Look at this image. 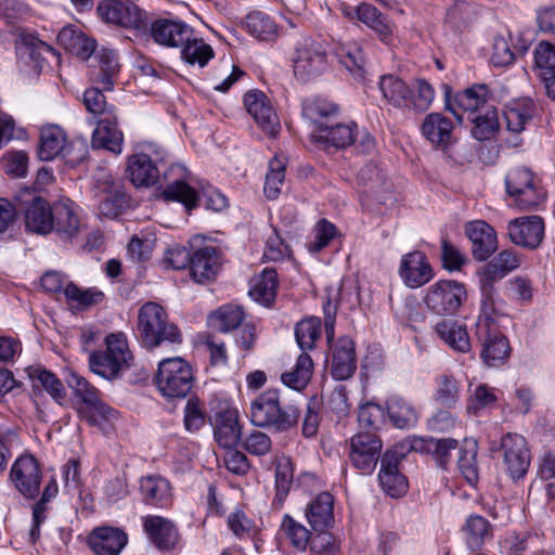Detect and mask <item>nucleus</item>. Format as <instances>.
I'll use <instances>...</instances> for the list:
<instances>
[{"label": "nucleus", "mask_w": 555, "mask_h": 555, "mask_svg": "<svg viewBox=\"0 0 555 555\" xmlns=\"http://www.w3.org/2000/svg\"><path fill=\"white\" fill-rule=\"evenodd\" d=\"M137 331L142 346L149 350H154L164 344L179 345L182 341L179 327L168 320L164 308L153 301L140 308Z\"/></svg>", "instance_id": "1"}, {"label": "nucleus", "mask_w": 555, "mask_h": 555, "mask_svg": "<svg viewBox=\"0 0 555 555\" xmlns=\"http://www.w3.org/2000/svg\"><path fill=\"white\" fill-rule=\"evenodd\" d=\"M250 421L258 427H272L283 433L298 424L300 409L296 403L281 406L279 391L268 389L260 393L250 404Z\"/></svg>", "instance_id": "2"}, {"label": "nucleus", "mask_w": 555, "mask_h": 555, "mask_svg": "<svg viewBox=\"0 0 555 555\" xmlns=\"http://www.w3.org/2000/svg\"><path fill=\"white\" fill-rule=\"evenodd\" d=\"M105 346L106 349L103 351L90 352L89 366L94 374L107 380H114L132 365L133 357L124 333L107 335Z\"/></svg>", "instance_id": "3"}, {"label": "nucleus", "mask_w": 555, "mask_h": 555, "mask_svg": "<svg viewBox=\"0 0 555 555\" xmlns=\"http://www.w3.org/2000/svg\"><path fill=\"white\" fill-rule=\"evenodd\" d=\"M193 382L192 367L183 358H166L158 363L154 383L164 398H185L193 387Z\"/></svg>", "instance_id": "4"}, {"label": "nucleus", "mask_w": 555, "mask_h": 555, "mask_svg": "<svg viewBox=\"0 0 555 555\" xmlns=\"http://www.w3.org/2000/svg\"><path fill=\"white\" fill-rule=\"evenodd\" d=\"M293 72L297 80L308 82L321 76L328 66L324 42L310 36L299 38L292 54Z\"/></svg>", "instance_id": "5"}, {"label": "nucleus", "mask_w": 555, "mask_h": 555, "mask_svg": "<svg viewBox=\"0 0 555 555\" xmlns=\"http://www.w3.org/2000/svg\"><path fill=\"white\" fill-rule=\"evenodd\" d=\"M15 53L20 72L26 77L37 78L48 64V57H59V53L37 35L18 33L15 39Z\"/></svg>", "instance_id": "6"}, {"label": "nucleus", "mask_w": 555, "mask_h": 555, "mask_svg": "<svg viewBox=\"0 0 555 555\" xmlns=\"http://www.w3.org/2000/svg\"><path fill=\"white\" fill-rule=\"evenodd\" d=\"M96 13L105 24L132 30L138 37L147 29V13L132 0H102Z\"/></svg>", "instance_id": "7"}, {"label": "nucleus", "mask_w": 555, "mask_h": 555, "mask_svg": "<svg viewBox=\"0 0 555 555\" xmlns=\"http://www.w3.org/2000/svg\"><path fill=\"white\" fill-rule=\"evenodd\" d=\"M382 449L383 441L374 431H359L349 440V463L361 475L370 476L383 456Z\"/></svg>", "instance_id": "8"}, {"label": "nucleus", "mask_w": 555, "mask_h": 555, "mask_svg": "<svg viewBox=\"0 0 555 555\" xmlns=\"http://www.w3.org/2000/svg\"><path fill=\"white\" fill-rule=\"evenodd\" d=\"M505 188L514 204L521 210H531L544 201V193L538 188L532 171L526 167H517L508 171Z\"/></svg>", "instance_id": "9"}, {"label": "nucleus", "mask_w": 555, "mask_h": 555, "mask_svg": "<svg viewBox=\"0 0 555 555\" xmlns=\"http://www.w3.org/2000/svg\"><path fill=\"white\" fill-rule=\"evenodd\" d=\"M467 298L466 287L455 280H440L426 293V307L436 314H455Z\"/></svg>", "instance_id": "10"}, {"label": "nucleus", "mask_w": 555, "mask_h": 555, "mask_svg": "<svg viewBox=\"0 0 555 555\" xmlns=\"http://www.w3.org/2000/svg\"><path fill=\"white\" fill-rule=\"evenodd\" d=\"M145 33L139 37L143 39H153L159 46L168 48L182 47L193 36V28L183 21L171 18H157L150 21Z\"/></svg>", "instance_id": "11"}, {"label": "nucleus", "mask_w": 555, "mask_h": 555, "mask_svg": "<svg viewBox=\"0 0 555 555\" xmlns=\"http://www.w3.org/2000/svg\"><path fill=\"white\" fill-rule=\"evenodd\" d=\"M403 459L404 452L397 447L387 449L380 459L378 481L382 489L391 498H401L408 491V479L400 469Z\"/></svg>", "instance_id": "12"}, {"label": "nucleus", "mask_w": 555, "mask_h": 555, "mask_svg": "<svg viewBox=\"0 0 555 555\" xmlns=\"http://www.w3.org/2000/svg\"><path fill=\"white\" fill-rule=\"evenodd\" d=\"M10 480L25 499H36L40 493L42 472L35 456L25 454L16 459L10 470Z\"/></svg>", "instance_id": "13"}, {"label": "nucleus", "mask_w": 555, "mask_h": 555, "mask_svg": "<svg viewBox=\"0 0 555 555\" xmlns=\"http://www.w3.org/2000/svg\"><path fill=\"white\" fill-rule=\"evenodd\" d=\"M490 92L489 88L485 83L474 85L461 92H457L453 99L450 98L449 89L446 92V107L450 111L460 122H462V116L457 109L467 113L468 117L482 112L486 107L492 106L489 104Z\"/></svg>", "instance_id": "14"}, {"label": "nucleus", "mask_w": 555, "mask_h": 555, "mask_svg": "<svg viewBox=\"0 0 555 555\" xmlns=\"http://www.w3.org/2000/svg\"><path fill=\"white\" fill-rule=\"evenodd\" d=\"M504 464L512 479L522 478L530 466V454L526 439L518 434H506L501 441Z\"/></svg>", "instance_id": "15"}, {"label": "nucleus", "mask_w": 555, "mask_h": 555, "mask_svg": "<svg viewBox=\"0 0 555 555\" xmlns=\"http://www.w3.org/2000/svg\"><path fill=\"white\" fill-rule=\"evenodd\" d=\"M544 230V221L540 216L516 218L507 224L511 241L528 249H535L541 245Z\"/></svg>", "instance_id": "16"}, {"label": "nucleus", "mask_w": 555, "mask_h": 555, "mask_svg": "<svg viewBox=\"0 0 555 555\" xmlns=\"http://www.w3.org/2000/svg\"><path fill=\"white\" fill-rule=\"evenodd\" d=\"M244 105L247 113L258 126L268 134L274 137L280 130L279 117L270 99L260 90L248 91L244 95Z\"/></svg>", "instance_id": "17"}, {"label": "nucleus", "mask_w": 555, "mask_h": 555, "mask_svg": "<svg viewBox=\"0 0 555 555\" xmlns=\"http://www.w3.org/2000/svg\"><path fill=\"white\" fill-rule=\"evenodd\" d=\"M96 182L98 186L105 194L104 199L99 205L100 214L108 219L117 218L129 207L130 196L107 172H101L96 178Z\"/></svg>", "instance_id": "18"}, {"label": "nucleus", "mask_w": 555, "mask_h": 555, "mask_svg": "<svg viewBox=\"0 0 555 555\" xmlns=\"http://www.w3.org/2000/svg\"><path fill=\"white\" fill-rule=\"evenodd\" d=\"M465 234L472 243V255L477 261L487 260L498 249L496 232L483 220L468 222Z\"/></svg>", "instance_id": "19"}, {"label": "nucleus", "mask_w": 555, "mask_h": 555, "mask_svg": "<svg viewBox=\"0 0 555 555\" xmlns=\"http://www.w3.org/2000/svg\"><path fill=\"white\" fill-rule=\"evenodd\" d=\"M87 543L94 555H119L128 543V535L120 528L98 527L90 532Z\"/></svg>", "instance_id": "20"}, {"label": "nucleus", "mask_w": 555, "mask_h": 555, "mask_svg": "<svg viewBox=\"0 0 555 555\" xmlns=\"http://www.w3.org/2000/svg\"><path fill=\"white\" fill-rule=\"evenodd\" d=\"M333 356L330 367L332 377L336 380L349 379L357 370V357L353 340L344 336L332 346Z\"/></svg>", "instance_id": "21"}, {"label": "nucleus", "mask_w": 555, "mask_h": 555, "mask_svg": "<svg viewBox=\"0 0 555 555\" xmlns=\"http://www.w3.org/2000/svg\"><path fill=\"white\" fill-rule=\"evenodd\" d=\"M95 122L96 127L92 132L91 146L119 155L122 152L124 134L118 128L116 114L96 119Z\"/></svg>", "instance_id": "22"}, {"label": "nucleus", "mask_w": 555, "mask_h": 555, "mask_svg": "<svg viewBox=\"0 0 555 555\" xmlns=\"http://www.w3.org/2000/svg\"><path fill=\"white\" fill-rule=\"evenodd\" d=\"M399 273L404 284L411 288L425 285L433 279V269L422 251H412L401 259Z\"/></svg>", "instance_id": "23"}, {"label": "nucleus", "mask_w": 555, "mask_h": 555, "mask_svg": "<svg viewBox=\"0 0 555 555\" xmlns=\"http://www.w3.org/2000/svg\"><path fill=\"white\" fill-rule=\"evenodd\" d=\"M30 197L25 209L26 230L36 234L46 235L53 230L52 206L40 196L27 192Z\"/></svg>", "instance_id": "24"}, {"label": "nucleus", "mask_w": 555, "mask_h": 555, "mask_svg": "<svg viewBox=\"0 0 555 555\" xmlns=\"http://www.w3.org/2000/svg\"><path fill=\"white\" fill-rule=\"evenodd\" d=\"M143 528L151 542L162 551L175 548L179 541L176 525L162 516H146L143 519Z\"/></svg>", "instance_id": "25"}, {"label": "nucleus", "mask_w": 555, "mask_h": 555, "mask_svg": "<svg viewBox=\"0 0 555 555\" xmlns=\"http://www.w3.org/2000/svg\"><path fill=\"white\" fill-rule=\"evenodd\" d=\"M435 333L455 352L467 353L472 349L467 326L460 321L443 319L436 323Z\"/></svg>", "instance_id": "26"}, {"label": "nucleus", "mask_w": 555, "mask_h": 555, "mask_svg": "<svg viewBox=\"0 0 555 555\" xmlns=\"http://www.w3.org/2000/svg\"><path fill=\"white\" fill-rule=\"evenodd\" d=\"M220 267V251L215 246H204L192 254L190 270L193 279L198 283L214 279Z\"/></svg>", "instance_id": "27"}, {"label": "nucleus", "mask_w": 555, "mask_h": 555, "mask_svg": "<svg viewBox=\"0 0 555 555\" xmlns=\"http://www.w3.org/2000/svg\"><path fill=\"white\" fill-rule=\"evenodd\" d=\"M357 125L354 122L341 124L335 122V119L326 127L314 131L312 138L315 142L333 146L335 149H345L356 142Z\"/></svg>", "instance_id": "28"}, {"label": "nucleus", "mask_w": 555, "mask_h": 555, "mask_svg": "<svg viewBox=\"0 0 555 555\" xmlns=\"http://www.w3.org/2000/svg\"><path fill=\"white\" fill-rule=\"evenodd\" d=\"M126 175L137 188L150 186L157 182L159 170L147 154L139 153L128 158Z\"/></svg>", "instance_id": "29"}, {"label": "nucleus", "mask_w": 555, "mask_h": 555, "mask_svg": "<svg viewBox=\"0 0 555 555\" xmlns=\"http://www.w3.org/2000/svg\"><path fill=\"white\" fill-rule=\"evenodd\" d=\"M178 172L177 179L169 182L163 190L162 196L166 201H173L181 203L188 210H192L202 199L195 189L190 186L184 180V169L179 165H173L169 168V175Z\"/></svg>", "instance_id": "30"}, {"label": "nucleus", "mask_w": 555, "mask_h": 555, "mask_svg": "<svg viewBox=\"0 0 555 555\" xmlns=\"http://www.w3.org/2000/svg\"><path fill=\"white\" fill-rule=\"evenodd\" d=\"M214 436L218 444L224 449H232L241 440L238 414L235 410H223L216 414Z\"/></svg>", "instance_id": "31"}, {"label": "nucleus", "mask_w": 555, "mask_h": 555, "mask_svg": "<svg viewBox=\"0 0 555 555\" xmlns=\"http://www.w3.org/2000/svg\"><path fill=\"white\" fill-rule=\"evenodd\" d=\"M140 493L145 504L160 508L168 506L172 499L170 482L159 475L142 477Z\"/></svg>", "instance_id": "32"}, {"label": "nucleus", "mask_w": 555, "mask_h": 555, "mask_svg": "<svg viewBox=\"0 0 555 555\" xmlns=\"http://www.w3.org/2000/svg\"><path fill=\"white\" fill-rule=\"evenodd\" d=\"M479 284L481 291V307L477 326L481 327L482 322H485V327L490 328V323H492L496 317L505 313V301L496 292L495 283L479 278Z\"/></svg>", "instance_id": "33"}, {"label": "nucleus", "mask_w": 555, "mask_h": 555, "mask_svg": "<svg viewBox=\"0 0 555 555\" xmlns=\"http://www.w3.org/2000/svg\"><path fill=\"white\" fill-rule=\"evenodd\" d=\"M53 230L61 240H73L80 229V221L70 202H59L52 206Z\"/></svg>", "instance_id": "34"}, {"label": "nucleus", "mask_w": 555, "mask_h": 555, "mask_svg": "<svg viewBox=\"0 0 555 555\" xmlns=\"http://www.w3.org/2000/svg\"><path fill=\"white\" fill-rule=\"evenodd\" d=\"M67 142L65 131L57 125H47L40 129L38 157L42 162H51L61 156Z\"/></svg>", "instance_id": "35"}, {"label": "nucleus", "mask_w": 555, "mask_h": 555, "mask_svg": "<svg viewBox=\"0 0 555 555\" xmlns=\"http://www.w3.org/2000/svg\"><path fill=\"white\" fill-rule=\"evenodd\" d=\"M278 286L276 271L266 268L251 280L248 294L255 301L271 307L276 298Z\"/></svg>", "instance_id": "36"}, {"label": "nucleus", "mask_w": 555, "mask_h": 555, "mask_svg": "<svg viewBox=\"0 0 555 555\" xmlns=\"http://www.w3.org/2000/svg\"><path fill=\"white\" fill-rule=\"evenodd\" d=\"M333 496L320 493L306 508V518L313 530L323 531L334 522Z\"/></svg>", "instance_id": "37"}, {"label": "nucleus", "mask_w": 555, "mask_h": 555, "mask_svg": "<svg viewBox=\"0 0 555 555\" xmlns=\"http://www.w3.org/2000/svg\"><path fill=\"white\" fill-rule=\"evenodd\" d=\"M452 130V121L439 113L427 115L422 125V132L426 139L443 149L453 142Z\"/></svg>", "instance_id": "38"}, {"label": "nucleus", "mask_w": 555, "mask_h": 555, "mask_svg": "<svg viewBox=\"0 0 555 555\" xmlns=\"http://www.w3.org/2000/svg\"><path fill=\"white\" fill-rule=\"evenodd\" d=\"M387 413L391 424L399 429H410L418 422V412L414 404L401 396H392L387 402Z\"/></svg>", "instance_id": "39"}, {"label": "nucleus", "mask_w": 555, "mask_h": 555, "mask_svg": "<svg viewBox=\"0 0 555 555\" xmlns=\"http://www.w3.org/2000/svg\"><path fill=\"white\" fill-rule=\"evenodd\" d=\"M25 372L33 383L34 391L42 388L59 403L65 399V387L54 373L40 365L28 366Z\"/></svg>", "instance_id": "40"}, {"label": "nucleus", "mask_w": 555, "mask_h": 555, "mask_svg": "<svg viewBox=\"0 0 555 555\" xmlns=\"http://www.w3.org/2000/svg\"><path fill=\"white\" fill-rule=\"evenodd\" d=\"M339 113V107L323 99H307L302 102V116L313 124L320 131L331 124Z\"/></svg>", "instance_id": "41"}, {"label": "nucleus", "mask_w": 555, "mask_h": 555, "mask_svg": "<svg viewBox=\"0 0 555 555\" xmlns=\"http://www.w3.org/2000/svg\"><path fill=\"white\" fill-rule=\"evenodd\" d=\"M354 12L358 20L374 30L383 42L391 43L393 38L392 26L377 8L362 3L356 8Z\"/></svg>", "instance_id": "42"}, {"label": "nucleus", "mask_w": 555, "mask_h": 555, "mask_svg": "<svg viewBox=\"0 0 555 555\" xmlns=\"http://www.w3.org/2000/svg\"><path fill=\"white\" fill-rule=\"evenodd\" d=\"M486 332L480 356L489 366L502 365L509 357L508 339L499 332H491L490 328H486Z\"/></svg>", "instance_id": "43"}, {"label": "nucleus", "mask_w": 555, "mask_h": 555, "mask_svg": "<svg viewBox=\"0 0 555 555\" xmlns=\"http://www.w3.org/2000/svg\"><path fill=\"white\" fill-rule=\"evenodd\" d=\"M57 41L70 53L82 60L89 59L95 51V41L74 27H64L57 35Z\"/></svg>", "instance_id": "44"}, {"label": "nucleus", "mask_w": 555, "mask_h": 555, "mask_svg": "<svg viewBox=\"0 0 555 555\" xmlns=\"http://www.w3.org/2000/svg\"><path fill=\"white\" fill-rule=\"evenodd\" d=\"M519 267V259L514 251L502 250L494 256L480 272V279L496 283Z\"/></svg>", "instance_id": "45"}, {"label": "nucleus", "mask_w": 555, "mask_h": 555, "mask_svg": "<svg viewBox=\"0 0 555 555\" xmlns=\"http://www.w3.org/2000/svg\"><path fill=\"white\" fill-rule=\"evenodd\" d=\"M379 90L385 100L395 107L408 108L411 88L396 75H384L379 79Z\"/></svg>", "instance_id": "46"}, {"label": "nucleus", "mask_w": 555, "mask_h": 555, "mask_svg": "<svg viewBox=\"0 0 555 555\" xmlns=\"http://www.w3.org/2000/svg\"><path fill=\"white\" fill-rule=\"evenodd\" d=\"M95 60H98L99 72L93 77L94 82L99 83L104 91L113 90L119 72L117 53L113 50L102 49Z\"/></svg>", "instance_id": "47"}, {"label": "nucleus", "mask_w": 555, "mask_h": 555, "mask_svg": "<svg viewBox=\"0 0 555 555\" xmlns=\"http://www.w3.org/2000/svg\"><path fill=\"white\" fill-rule=\"evenodd\" d=\"M78 414L81 420L90 426L103 428L105 424L113 423L118 418V411L108 405L101 398H98L88 405H79Z\"/></svg>", "instance_id": "48"}, {"label": "nucleus", "mask_w": 555, "mask_h": 555, "mask_svg": "<svg viewBox=\"0 0 555 555\" xmlns=\"http://www.w3.org/2000/svg\"><path fill=\"white\" fill-rule=\"evenodd\" d=\"M313 361L308 352L298 356L295 366L281 375L282 383L295 390H302L311 379Z\"/></svg>", "instance_id": "49"}, {"label": "nucleus", "mask_w": 555, "mask_h": 555, "mask_svg": "<svg viewBox=\"0 0 555 555\" xmlns=\"http://www.w3.org/2000/svg\"><path fill=\"white\" fill-rule=\"evenodd\" d=\"M459 447V441L453 438H429V439H415L411 444L413 451H428L431 452L435 460L440 466H446L450 460L451 451Z\"/></svg>", "instance_id": "50"}, {"label": "nucleus", "mask_w": 555, "mask_h": 555, "mask_svg": "<svg viewBox=\"0 0 555 555\" xmlns=\"http://www.w3.org/2000/svg\"><path fill=\"white\" fill-rule=\"evenodd\" d=\"M245 313L241 306L224 305L211 312L209 320L221 333H229L237 330L244 323Z\"/></svg>", "instance_id": "51"}, {"label": "nucleus", "mask_w": 555, "mask_h": 555, "mask_svg": "<svg viewBox=\"0 0 555 555\" xmlns=\"http://www.w3.org/2000/svg\"><path fill=\"white\" fill-rule=\"evenodd\" d=\"M244 26L253 37L261 41H271L278 36V27L273 20L259 11L247 14Z\"/></svg>", "instance_id": "52"}, {"label": "nucleus", "mask_w": 555, "mask_h": 555, "mask_svg": "<svg viewBox=\"0 0 555 555\" xmlns=\"http://www.w3.org/2000/svg\"><path fill=\"white\" fill-rule=\"evenodd\" d=\"M468 120L474 125L472 128L473 137L479 141L490 139L500 125L498 109L493 105L468 117Z\"/></svg>", "instance_id": "53"}, {"label": "nucleus", "mask_w": 555, "mask_h": 555, "mask_svg": "<svg viewBox=\"0 0 555 555\" xmlns=\"http://www.w3.org/2000/svg\"><path fill=\"white\" fill-rule=\"evenodd\" d=\"M321 336V319L309 317L299 321L295 326V337L302 352L312 350Z\"/></svg>", "instance_id": "54"}, {"label": "nucleus", "mask_w": 555, "mask_h": 555, "mask_svg": "<svg viewBox=\"0 0 555 555\" xmlns=\"http://www.w3.org/2000/svg\"><path fill=\"white\" fill-rule=\"evenodd\" d=\"M182 47L181 57L190 65L204 67L215 55L212 48L203 39L191 37Z\"/></svg>", "instance_id": "55"}, {"label": "nucleus", "mask_w": 555, "mask_h": 555, "mask_svg": "<svg viewBox=\"0 0 555 555\" xmlns=\"http://www.w3.org/2000/svg\"><path fill=\"white\" fill-rule=\"evenodd\" d=\"M460 397L457 380L452 375H440L436 378L435 402L443 408H453Z\"/></svg>", "instance_id": "56"}, {"label": "nucleus", "mask_w": 555, "mask_h": 555, "mask_svg": "<svg viewBox=\"0 0 555 555\" xmlns=\"http://www.w3.org/2000/svg\"><path fill=\"white\" fill-rule=\"evenodd\" d=\"M477 443L473 440H465V444L460 449L457 459V467L460 473L469 485H474L478 480V467L476 462Z\"/></svg>", "instance_id": "57"}, {"label": "nucleus", "mask_w": 555, "mask_h": 555, "mask_svg": "<svg viewBox=\"0 0 555 555\" xmlns=\"http://www.w3.org/2000/svg\"><path fill=\"white\" fill-rule=\"evenodd\" d=\"M281 530L291 545L298 551H305L311 540L310 531L288 514L282 519Z\"/></svg>", "instance_id": "58"}, {"label": "nucleus", "mask_w": 555, "mask_h": 555, "mask_svg": "<svg viewBox=\"0 0 555 555\" xmlns=\"http://www.w3.org/2000/svg\"><path fill=\"white\" fill-rule=\"evenodd\" d=\"M532 118L531 103H515L504 111L506 128L513 133H519L525 129L526 124Z\"/></svg>", "instance_id": "59"}, {"label": "nucleus", "mask_w": 555, "mask_h": 555, "mask_svg": "<svg viewBox=\"0 0 555 555\" xmlns=\"http://www.w3.org/2000/svg\"><path fill=\"white\" fill-rule=\"evenodd\" d=\"M338 56L340 63L352 73L357 79H364L366 61L362 49L357 43L341 48Z\"/></svg>", "instance_id": "60"}, {"label": "nucleus", "mask_w": 555, "mask_h": 555, "mask_svg": "<svg viewBox=\"0 0 555 555\" xmlns=\"http://www.w3.org/2000/svg\"><path fill=\"white\" fill-rule=\"evenodd\" d=\"M411 90L412 93L409 94L408 109H414L416 112L427 111L435 98L433 86L425 79H416Z\"/></svg>", "instance_id": "61"}, {"label": "nucleus", "mask_w": 555, "mask_h": 555, "mask_svg": "<svg viewBox=\"0 0 555 555\" xmlns=\"http://www.w3.org/2000/svg\"><path fill=\"white\" fill-rule=\"evenodd\" d=\"M83 104L96 119L116 114L115 106L107 104L102 90L98 87L89 88L83 92Z\"/></svg>", "instance_id": "62"}, {"label": "nucleus", "mask_w": 555, "mask_h": 555, "mask_svg": "<svg viewBox=\"0 0 555 555\" xmlns=\"http://www.w3.org/2000/svg\"><path fill=\"white\" fill-rule=\"evenodd\" d=\"M66 382L74 395L79 398V405H88L100 398V390L75 372L69 373Z\"/></svg>", "instance_id": "63"}, {"label": "nucleus", "mask_w": 555, "mask_h": 555, "mask_svg": "<svg viewBox=\"0 0 555 555\" xmlns=\"http://www.w3.org/2000/svg\"><path fill=\"white\" fill-rule=\"evenodd\" d=\"M64 295L67 300L75 302L77 307L82 309L98 305L104 298V294L101 291L93 288L81 289L73 282H68L65 285Z\"/></svg>", "instance_id": "64"}]
</instances>
